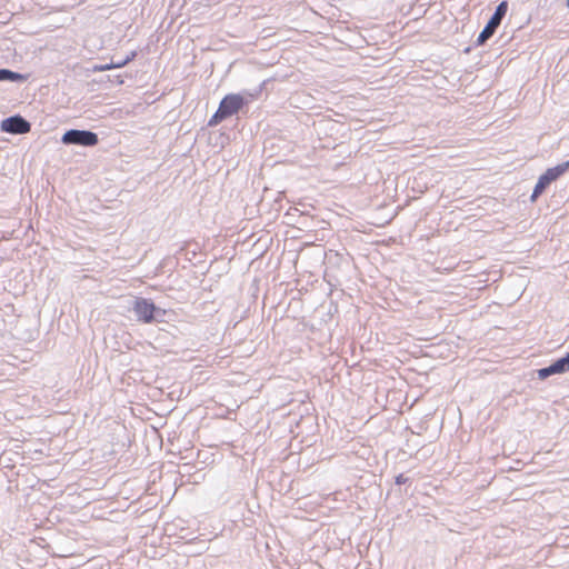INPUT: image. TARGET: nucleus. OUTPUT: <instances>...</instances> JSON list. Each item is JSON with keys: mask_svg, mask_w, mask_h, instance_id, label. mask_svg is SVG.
I'll list each match as a JSON object with an SVG mask.
<instances>
[{"mask_svg": "<svg viewBox=\"0 0 569 569\" xmlns=\"http://www.w3.org/2000/svg\"><path fill=\"white\" fill-rule=\"evenodd\" d=\"M569 371V352L552 362L550 366L537 370V376L540 380H545L552 375H561Z\"/></svg>", "mask_w": 569, "mask_h": 569, "instance_id": "6", "label": "nucleus"}, {"mask_svg": "<svg viewBox=\"0 0 569 569\" xmlns=\"http://www.w3.org/2000/svg\"><path fill=\"white\" fill-rule=\"evenodd\" d=\"M157 307L153 302L144 298H137L133 302V311L138 318L146 323H150L153 321L154 312Z\"/></svg>", "mask_w": 569, "mask_h": 569, "instance_id": "5", "label": "nucleus"}, {"mask_svg": "<svg viewBox=\"0 0 569 569\" xmlns=\"http://www.w3.org/2000/svg\"><path fill=\"white\" fill-rule=\"evenodd\" d=\"M568 169L569 160L547 169L546 172L539 177L531 194V200L535 201L551 182L556 181L560 176L568 171Z\"/></svg>", "mask_w": 569, "mask_h": 569, "instance_id": "1", "label": "nucleus"}, {"mask_svg": "<svg viewBox=\"0 0 569 569\" xmlns=\"http://www.w3.org/2000/svg\"><path fill=\"white\" fill-rule=\"evenodd\" d=\"M26 76L9 69H0V81L22 82Z\"/></svg>", "mask_w": 569, "mask_h": 569, "instance_id": "8", "label": "nucleus"}, {"mask_svg": "<svg viewBox=\"0 0 569 569\" xmlns=\"http://www.w3.org/2000/svg\"><path fill=\"white\" fill-rule=\"evenodd\" d=\"M507 10H508L507 1H502L497 6L495 13L491 16L490 20L488 21L486 27L482 29V31L478 36V39H477L478 46L483 44L490 37H492V34L496 32L497 28L500 26L503 17L506 16Z\"/></svg>", "mask_w": 569, "mask_h": 569, "instance_id": "2", "label": "nucleus"}, {"mask_svg": "<svg viewBox=\"0 0 569 569\" xmlns=\"http://www.w3.org/2000/svg\"><path fill=\"white\" fill-rule=\"evenodd\" d=\"M61 141L64 144L93 147L98 143L99 139L97 133L92 131L70 129L63 133Z\"/></svg>", "mask_w": 569, "mask_h": 569, "instance_id": "3", "label": "nucleus"}, {"mask_svg": "<svg viewBox=\"0 0 569 569\" xmlns=\"http://www.w3.org/2000/svg\"><path fill=\"white\" fill-rule=\"evenodd\" d=\"M407 480H408V478H406V477L401 473V475L397 476V478H396V483H397V485H402V483L407 482Z\"/></svg>", "mask_w": 569, "mask_h": 569, "instance_id": "12", "label": "nucleus"}, {"mask_svg": "<svg viewBox=\"0 0 569 569\" xmlns=\"http://www.w3.org/2000/svg\"><path fill=\"white\" fill-rule=\"evenodd\" d=\"M111 64H102V66H96L93 68L94 71H106V70H109L111 69Z\"/></svg>", "mask_w": 569, "mask_h": 569, "instance_id": "11", "label": "nucleus"}, {"mask_svg": "<svg viewBox=\"0 0 569 569\" xmlns=\"http://www.w3.org/2000/svg\"><path fill=\"white\" fill-rule=\"evenodd\" d=\"M567 4H568V7H569V0H568Z\"/></svg>", "mask_w": 569, "mask_h": 569, "instance_id": "13", "label": "nucleus"}, {"mask_svg": "<svg viewBox=\"0 0 569 569\" xmlns=\"http://www.w3.org/2000/svg\"><path fill=\"white\" fill-rule=\"evenodd\" d=\"M243 103L244 99L242 96L228 94L221 100L219 108L229 118L237 113L242 108Z\"/></svg>", "mask_w": 569, "mask_h": 569, "instance_id": "7", "label": "nucleus"}, {"mask_svg": "<svg viewBox=\"0 0 569 569\" xmlns=\"http://www.w3.org/2000/svg\"><path fill=\"white\" fill-rule=\"evenodd\" d=\"M130 61V58H127L126 60L123 61H120V60H117V62H112L111 63V67L112 68H121L123 67L126 63H128Z\"/></svg>", "mask_w": 569, "mask_h": 569, "instance_id": "10", "label": "nucleus"}, {"mask_svg": "<svg viewBox=\"0 0 569 569\" xmlns=\"http://www.w3.org/2000/svg\"><path fill=\"white\" fill-rule=\"evenodd\" d=\"M0 128L7 133L23 134L30 131L31 124L21 116L16 114L2 120Z\"/></svg>", "mask_w": 569, "mask_h": 569, "instance_id": "4", "label": "nucleus"}, {"mask_svg": "<svg viewBox=\"0 0 569 569\" xmlns=\"http://www.w3.org/2000/svg\"><path fill=\"white\" fill-rule=\"evenodd\" d=\"M228 117L223 113V111L219 108L216 113L211 117V119L209 120L208 124L209 126H217L218 123H220L222 120L227 119Z\"/></svg>", "mask_w": 569, "mask_h": 569, "instance_id": "9", "label": "nucleus"}]
</instances>
